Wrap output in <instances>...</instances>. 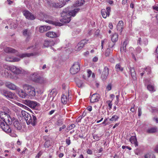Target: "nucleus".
<instances>
[{"label":"nucleus","mask_w":158,"mask_h":158,"mask_svg":"<svg viewBox=\"0 0 158 158\" xmlns=\"http://www.w3.org/2000/svg\"><path fill=\"white\" fill-rule=\"evenodd\" d=\"M111 11V8L110 7H108L106 8V10L102 9L101 10V13L103 17L106 18L107 16L109 17L110 15Z\"/></svg>","instance_id":"ddd939ff"},{"label":"nucleus","mask_w":158,"mask_h":158,"mask_svg":"<svg viewBox=\"0 0 158 158\" xmlns=\"http://www.w3.org/2000/svg\"><path fill=\"white\" fill-rule=\"evenodd\" d=\"M4 68L5 69H7V70L10 69L12 73L16 74H19L21 72V71L19 68L15 66H10L5 65Z\"/></svg>","instance_id":"9d476101"},{"label":"nucleus","mask_w":158,"mask_h":158,"mask_svg":"<svg viewBox=\"0 0 158 158\" xmlns=\"http://www.w3.org/2000/svg\"><path fill=\"white\" fill-rule=\"evenodd\" d=\"M5 120L2 119L0 118V127L2 124H4L3 123L5 122Z\"/></svg>","instance_id":"6e6d98bb"},{"label":"nucleus","mask_w":158,"mask_h":158,"mask_svg":"<svg viewBox=\"0 0 158 158\" xmlns=\"http://www.w3.org/2000/svg\"><path fill=\"white\" fill-rule=\"evenodd\" d=\"M63 119L60 116H59L57 121V125L58 126H60L63 123Z\"/></svg>","instance_id":"e433bc0d"},{"label":"nucleus","mask_w":158,"mask_h":158,"mask_svg":"<svg viewBox=\"0 0 158 158\" xmlns=\"http://www.w3.org/2000/svg\"><path fill=\"white\" fill-rule=\"evenodd\" d=\"M8 23H10V27L11 29H14L15 28L17 27V24L13 22L12 20H9Z\"/></svg>","instance_id":"72a5a7b5"},{"label":"nucleus","mask_w":158,"mask_h":158,"mask_svg":"<svg viewBox=\"0 0 158 158\" xmlns=\"http://www.w3.org/2000/svg\"><path fill=\"white\" fill-rule=\"evenodd\" d=\"M144 69L147 72H148V74L151 71V69L149 67H148L144 69Z\"/></svg>","instance_id":"49530a36"},{"label":"nucleus","mask_w":158,"mask_h":158,"mask_svg":"<svg viewBox=\"0 0 158 158\" xmlns=\"http://www.w3.org/2000/svg\"><path fill=\"white\" fill-rule=\"evenodd\" d=\"M3 95L5 96L7 98H12L13 97V94L10 92L4 91Z\"/></svg>","instance_id":"cd10ccee"},{"label":"nucleus","mask_w":158,"mask_h":158,"mask_svg":"<svg viewBox=\"0 0 158 158\" xmlns=\"http://www.w3.org/2000/svg\"><path fill=\"white\" fill-rule=\"evenodd\" d=\"M23 13L27 19L31 20H34L35 19L34 16L28 10H24Z\"/></svg>","instance_id":"dca6fc26"},{"label":"nucleus","mask_w":158,"mask_h":158,"mask_svg":"<svg viewBox=\"0 0 158 158\" xmlns=\"http://www.w3.org/2000/svg\"><path fill=\"white\" fill-rule=\"evenodd\" d=\"M84 0H77L75 2L74 6L75 7H78L82 6L85 4Z\"/></svg>","instance_id":"c85d7f7f"},{"label":"nucleus","mask_w":158,"mask_h":158,"mask_svg":"<svg viewBox=\"0 0 158 158\" xmlns=\"http://www.w3.org/2000/svg\"><path fill=\"white\" fill-rule=\"evenodd\" d=\"M118 40V35L114 33L111 36V40L113 42L117 41Z\"/></svg>","instance_id":"2f4dec72"},{"label":"nucleus","mask_w":158,"mask_h":158,"mask_svg":"<svg viewBox=\"0 0 158 158\" xmlns=\"http://www.w3.org/2000/svg\"><path fill=\"white\" fill-rule=\"evenodd\" d=\"M145 158H155V157L152 153H148L145 156Z\"/></svg>","instance_id":"ea45409f"},{"label":"nucleus","mask_w":158,"mask_h":158,"mask_svg":"<svg viewBox=\"0 0 158 158\" xmlns=\"http://www.w3.org/2000/svg\"><path fill=\"white\" fill-rule=\"evenodd\" d=\"M119 118L118 116L114 115L110 119V120L111 121H116Z\"/></svg>","instance_id":"58836bf2"},{"label":"nucleus","mask_w":158,"mask_h":158,"mask_svg":"<svg viewBox=\"0 0 158 158\" xmlns=\"http://www.w3.org/2000/svg\"><path fill=\"white\" fill-rule=\"evenodd\" d=\"M107 102L108 103V107L109 108V110H110L112 105V102L110 101H108Z\"/></svg>","instance_id":"c03bdc74"},{"label":"nucleus","mask_w":158,"mask_h":158,"mask_svg":"<svg viewBox=\"0 0 158 158\" xmlns=\"http://www.w3.org/2000/svg\"><path fill=\"white\" fill-rule=\"evenodd\" d=\"M2 111H0V118L2 119L5 120V118L7 117L8 118L9 114L10 113V111L9 109L6 107H3L2 108Z\"/></svg>","instance_id":"0eeeda50"},{"label":"nucleus","mask_w":158,"mask_h":158,"mask_svg":"<svg viewBox=\"0 0 158 158\" xmlns=\"http://www.w3.org/2000/svg\"><path fill=\"white\" fill-rule=\"evenodd\" d=\"M8 121L9 124L13 123L14 127L18 130H20L22 128V126L19 123L18 120L15 118H12L10 116H9V118L8 119Z\"/></svg>","instance_id":"423d86ee"},{"label":"nucleus","mask_w":158,"mask_h":158,"mask_svg":"<svg viewBox=\"0 0 158 158\" xmlns=\"http://www.w3.org/2000/svg\"><path fill=\"white\" fill-rule=\"evenodd\" d=\"M49 41L45 40L44 44V46L45 47L49 46Z\"/></svg>","instance_id":"a18cd8bd"},{"label":"nucleus","mask_w":158,"mask_h":158,"mask_svg":"<svg viewBox=\"0 0 158 158\" xmlns=\"http://www.w3.org/2000/svg\"><path fill=\"white\" fill-rule=\"evenodd\" d=\"M82 118H83L82 116H79L77 119V121L78 122H80L81 119Z\"/></svg>","instance_id":"864d4df0"},{"label":"nucleus","mask_w":158,"mask_h":158,"mask_svg":"<svg viewBox=\"0 0 158 158\" xmlns=\"http://www.w3.org/2000/svg\"><path fill=\"white\" fill-rule=\"evenodd\" d=\"M46 35L50 38H54L59 37L60 34L58 33H56L53 31H48L46 33Z\"/></svg>","instance_id":"6ab92c4d"},{"label":"nucleus","mask_w":158,"mask_h":158,"mask_svg":"<svg viewBox=\"0 0 158 158\" xmlns=\"http://www.w3.org/2000/svg\"><path fill=\"white\" fill-rule=\"evenodd\" d=\"M148 89L150 91H153L154 89V86L151 85H148L147 86Z\"/></svg>","instance_id":"79ce46f5"},{"label":"nucleus","mask_w":158,"mask_h":158,"mask_svg":"<svg viewBox=\"0 0 158 158\" xmlns=\"http://www.w3.org/2000/svg\"><path fill=\"white\" fill-rule=\"evenodd\" d=\"M100 98V95L97 94H93L91 96L90 99V102L94 103L98 101Z\"/></svg>","instance_id":"a211bd4d"},{"label":"nucleus","mask_w":158,"mask_h":158,"mask_svg":"<svg viewBox=\"0 0 158 158\" xmlns=\"http://www.w3.org/2000/svg\"><path fill=\"white\" fill-rule=\"evenodd\" d=\"M112 86L110 84H109L107 85L106 87V89L108 91H109L111 89Z\"/></svg>","instance_id":"8fccbe9b"},{"label":"nucleus","mask_w":158,"mask_h":158,"mask_svg":"<svg viewBox=\"0 0 158 158\" xmlns=\"http://www.w3.org/2000/svg\"><path fill=\"white\" fill-rule=\"evenodd\" d=\"M10 133V135L13 137H16L17 136L16 134L11 133V132Z\"/></svg>","instance_id":"052dcab7"},{"label":"nucleus","mask_w":158,"mask_h":158,"mask_svg":"<svg viewBox=\"0 0 158 158\" xmlns=\"http://www.w3.org/2000/svg\"><path fill=\"white\" fill-rule=\"evenodd\" d=\"M30 77L33 81L40 83H43L46 82V79L41 77L37 73H35L30 76Z\"/></svg>","instance_id":"20e7f679"},{"label":"nucleus","mask_w":158,"mask_h":158,"mask_svg":"<svg viewBox=\"0 0 158 158\" xmlns=\"http://www.w3.org/2000/svg\"><path fill=\"white\" fill-rule=\"evenodd\" d=\"M87 152L88 154H91L92 153V151H91V150L89 149H88L87 150Z\"/></svg>","instance_id":"0e129e2a"},{"label":"nucleus","mask_w":158,"mask_h":158,"mask_svg":"<svg viewBox=\"0 0 158 158\" xmlns=\"http://www.w3.org/2000/svg\"><path fill=\"white\" fill-rule=\"evenodd\" d=\"M127 44V41H125L124 42V47H123V50H126V46Z\"/></svg>","instance_id":"13d9d810"},{"label":"nucleus","mask_w":158,"mask_h":158,"mask_svg":"<svg viewBox=\"0 0 158 158\" xmlns=\"http://www.w3.org/2000/svg\"><path fill=\"white\" fill-rule=\"evenodd\" d=\"M76 83L77 85L79 87H81L83 86V82L80 80H77L76 81Z\"/></svg>","instance_id":"4c0bfd02"},{"label":"nucleus","mask_w":158,"mask_h":158,"mask_svg":"<svg viewBox=\"0 0 158 158\" xmlns=\"http://www.w3.org/2000/svg\"><path fill=\"white\" fill-rule=\"evenodd\" d=\"M5 52L7 53H15L17 56H19V57L23 58L25 57H29L31 56H35L36 53H23L21 54H19L17 50L12 48L6 47L4 49Z\"/></svg>","instance_id":"7ed1b4c3"},{"label":"nucleus","mask_w":158,"mask_h":158,"mask_svg":"<svg viewBox=\"0 0 158 158\" xmlns=\"http://www.w3.org/2000/svg\"><path fill=\"white\" fill-rule=\"evenodd\" d=\"M68 99L67 96L63 94L61 98V101L62 103L64 104H66L67 102Z\"/></svg>","instance_id":"f704fd0d"},{"label":"nucleus","mask_w":158,"mask_h":158,"mask_svg":"<svg viewBox=\"0 0 158 158\" xmlns=\"http://www.w3.org/2000/svg\"><path fill=\"white\" fill-rule=\"evenodd\" d=\"M75 127V124H73L70 125L68 127L67 129L68 130H70Z\"/></svg>","instance_id":"37998d69"},{"label":"nucleus","mask_w":158,"mask_h":158,"mask_svg":"<svg viewBox=\"0 0 158 158\" xmlns=\"http://www.w3.org/2000/svg\"><path fill=\"white\" fill-rule=\"evenodd\" d=\"M138 116L139 117L142 114V113L141 109L140 107H139L138 109Z\"/></svg>","instance_id":"09e8293b"},{"label":"nucleus","mask_w":158,"mask_h":158,"mask_svg":"<svg viewBox=\"0 0 158 158\" xmlns=\"http://www.w3.org/2000/svg\"><path fill=\"white\" fill-rule=\"evenodd\" d=\"M44 18L43 19V20L45 21L47 23H48L50 24L54 25L56 26H60L62 25V23L59 22H53L51 20L52 19V18L51 17H49L48 15H44Z\"/></svg>","instance_id":"1a4fd4ad"},{"label":"nucleus","mask_w":158,"mask_h":158,"mask_svg":"<svg viewBox=\"0 0 158 158\" xmlns=\"http://www.w3.org/2000/svg\"><path fill=\"white\" fill-rule=\"evenodd\" d=\"M6 85L10 89L15 90L17 89L16 86L10 82H7L6 83Z\"/></svg>","instance_id":"412c9836"},{"label":"nucleus","mask_w":158,"mask_h":158,"mask_svg":"<svg viewBox=\"0 0 158 158\" xmlns=\"http://www.w3.org/2000/svg\"><path fill=\"white\" fill-rule=\"evenodd\" d=\"M57 94V92L56 89H52L50 92V93L49 94V95L50 96V97H53L52 99V100H53L54 97H55V96H56Z\"/></svg>","instance_id":"7c9ffc66"},{"label":"nucleus","mask_w":158,"mask_h":158,"mask_svg":"<svg viewBox=\"0 0 158 158\" xmlns=\"http://www.w3.org/2000/svg\"><path fill=\"white\" fill-rule=\"evenodd\" d=\"M61 16L62 18L60 21L63 23H68L71 20L70 16L66 10H63L61 13Z\"/></svg>","instance_id":"39448f33"},{"label":"nucleus","mask_w":158,"mask_h":158,"mask_svg":"<svg viewBox=\"0 0 158 158\" xmlns=\"http://www.w3.org/2000/svg\"><path fill=\"white\" fill-rule=\"evenodd\" d=\"M49 46H52L54 45L55 43L53 41H49Z\"/></svg>","instance_id":"603ef678"},{"label":"nucleus","mask_w":158,"mask_h":158,"mask_svg":"<svg viewBox=\"0 0 158 158\" xmlns=\"http://www.w3.org/2000/svg\"><path fill=\"white\" fill-rule=\"evenodd\" d=\"M80 69L79 63L76 62L74 64L70 69V73L73 74L77 73Z\"/></svg>","instance_id":"9b49d317"},{"label":"nucleus","mask_w":158,"mask_h":158,"mask_svg":"<svg viewBox=\"0 0 158 158\" xmlns=\"http://www.w3.org/2000/svg\"><path fill=\"white\" fill-rule=\"evenodd\" d=\"M156 128H152L149 129L147 131V132L148 133H152L156 132Z\"/></svg>","instance_id":"a19ab883"},{"label":"nucleus","mask_w":158,"mask_h":158,"mask_svg":"<svg viewBox=\"0 0 158 158\" xmlns=\"http://www.w3.org/2000/svg\"><path fill=\"white\" fill-rule=\"evenodd\" d=\"M23 35L24 36L27 37L26 39V41H27V40L28 41L30 39L31 33L30 31L27 29H25L23 31Z\"/></svg>","instance_id":"b1692460"},{"label":"nucleus","mask_w":158,"mask_h":158,"mask_svg":"<svg viewBox=\"0 0 158 158\" xmlns=\"http://www.w3.org/2000/svg\"><path fill=\"white\" fill-rule=\"evenodd\" d=\"M117 30L121 33L123 28V23L122 20L119 21L117 25Z\"/></svg>","instance_id":"a878e982"},{"label":"nucleus","mask_w":158,"mask_h":158,"mask_svg":"<svg viewBox=\"0 0 158 158\" xmlns=\"http://www.w3.org/2000/svg\"><path fill=\"white\" fill-rule=\"evenodd\" d=\"M154 151L157 153H158V145L156 146L154 148Z\"/></svg>","instance_id":"338daca9"},{"label":"nucleus","mask_w":158,"mask_h":158,"mask_svg":"<svg viewBox=\"0 0 158 158\" xmlns=\"http://www.w3.org/2000/svg\"><path fill=\"white\" fill-rule=\"evenodd\" d=\"M112 52V50H111L110 48H107L106 49L105 53V56L106 57L109 56L110 55Z\"/></svg>","instance_id":"c9c22d12"},{"label":"nucleus","mask_w":158,"mask_h":158,"mask_svg":"<svg viewBox=\"0 0 158 158\" xmlns=\"http://www.w3.org/2000/svg\"><path fill=\"white\" fill-rule=\"evenodd\" d=\"M42 155V154L41 153H40L39 152V153L37 155H36L35 157V158H39L41 156V155Z\"/></svg>","instance_id":"69168bd1"},{"label":"nucleus","mask_w":158,"mask_h":158,"mask_svg":"<svg viewBox=\"0 0 158 158\" xmlns=\"http://www.w3.org/2000/svg\"><path fill=\"white\" fill-rule=\"evenodd\" d=\"M5 65L3 66V68L0 67V73L1 74L5 77H8L9 74L10 69H5L4 68Z\"/></svg>","instance_id":"f3484780"},{"label":"nucleus","mask_w":158,"mask_h":158,"mask_svg":"<svg viewBox=\"0 0 158 158\" xmlns=\"http://www.w3.org/2000/svg\"><path fill=\"white\" fill-rule=\"evenodd\" d=\"M64 5V3H55L52 2L50 4V6L55 8H61Z\"/></svg>","instance_id":"c756f323"},{"label":"nucleus","mask_w":158,"mask_h":158,"mask_svg":"<svg viewBox=\"0 0 158 158\" xmlns=\"http://www.w3.org/2000/svg\"><path fill=\"white\" fill-rule=\"evenodd\" d=\"M115 69L117 72H119L120 71L122 72L123 70V68L121 66V65L120 64H117L116 65Z\"/></svg>","instance_id":"473e14b6"},{"label":"nucleus","mask_w":158,"mask_h":158,"mask_svg":"<svg viewBox=\"0 0 158 158\" xmlns=\"http://www.w3.org/2000/svg\"><path fill=\"white\" fill-rule=\"evenodd\" d=\"M152 8L154 10L158 11V6H153Z\"/></svg>","instance_id":"e2e57ef3"},{"label":"nucleus","mask_w":158,"mask_h":158,"mask_svg":"<svg viewBox=\"0 0 158 158\" xmlns=\"http://www.w3.org/2000/svg\"><path fill=\"white\" fill-rule=\"evenodd\" d=\"M136 51L138 53H139L141 51V48L140 47H138L136 48Z\"/></svg>","instance_id":"5fc2aeb1"},{"label":"nucleus","mask_w":158,"mask_h":158,"mask_svg":"<svg viewBox=\"0 0 158 158\" xmlns=\"http://www.w3.org/2000/svg\"><path fill=\"white\" fill-rule=\"evenodd\" d=\"M86 44V42L85 40H83L79 42L75 47V50L77 51H79L84 47V45Z\"/></svg>","instance_id":"4468645a"},{"label":"nucleus","mask_w":158,"mask_h":158,"mask_svg":"<svg viewBox=\"0 0 158 158\" xmlns=\"http://www.w3.org/2000/svg\"><path fill=\"white\" fill-rule=\"evenodd\" d=\"M21 113L28 125L31 124L33 126L36 125L37 122V118L35 115L32 114L31 116L29 114L23 110L21 111Z\"/></svg>","instance_id":"f03ea898"},{"label":"nucleus","mask_w":158,"mask_h":158,"mask_svg":"<svg viewBox=\"0 0 158 158\" xmlns=\"http://www.w3.org/2000/svg\"><path fill=\"white\" fill-rule=\"evenodd\" d=\"M66 144L68 145L70 144L71 143L70 140V137H69L66 140Z\"/></svg>","instance_id":"de8ad7c7"},{"label":"nucleus","mask_w":158,"mask_h":158,"mask_svg":"<svg viewBox=\"0 0 158 158\" xmlns=\"http://www.w3.org/2000/svg\"><path fill=\"white\" fill-rule=\"evenodd\" d=\"M24 90L19 89L18 93L19 96L22 98L33 97L35 95V88L31 85L25 84L23 85Z\"/></svg>","instance_id":"f257e3e1"},{"label":"nucleus","mask_w":158,"mask_h":158,"mask_svg":"<svg viewBox=\"0 0 158 158\" xmlns=\"http://www.w3.org/2000/svg\"><path fill=\"white\" fill-rule=\"evenodd\" d=\"M66 126L65 125H63L62 127H61L59 128V131H61L62 129H64L66 128Z\"/></svg>","instance_id":"4d7b16f0"},{"label":"nucleus","mask_w":158,"mask_h":158,"mask_svg":"<svg viewBox=\"0 0 158 158\" xmlns=\"http://www.w3.org/2000/svg\"><path fill=\"white\" fill-rule=\"evenodd\" d=\"M129 69H130V72L131 73L132 78L134 80H136V76L135 69L134 67H130L129 68Z\"/></svg>","instance_id":"393cba45"},{"label":"nucleus","mask_w":158,"mask_h":158,"mask_svg":"<svg viewBox=\"0 0 158 158\" xmlns=\"http://www.w3.org/2000/svg\"><path fill=\"white\" fill-rule=\"evenodd\" d=\"M108 27L110 29H112L113 28V26L112 23H109Z\"/></svg>","instance_id":"680f3d73"},{"label":"nucleus","mask_w":158,"mask_h":158,"mask_svg":"<svg viewBox=\"0 0 158 158\" xmlns=\"http://www.w3.org/2000/svg\"><path fill=\"white\" fill-rule=\"evenodd\" d=\"M130 141L132 144L134 145L135 147L138 146V143L135 136H131L130 139Z\"/></svg>","instance_id":"bb28decb"},{"label":"nucleus","mask_w":158,"mask_h":158,"mask_svg":"<svg viewBox=\"0 0 158 158\" xmlns=\"http://www.w3.org/2000/svg\"><path fill=\"white\" fill-rule=\"evenodd\" d=\"M109 73V68L106 66L105 67L101 77V78L103 81H105L107 78Z\"/></svg>","instance_id":"f8f14e48"},{"label":"nucleus","mask_w":158,"mask_h":158,"mask_svg":"<svg viewBox=\"0 0 158 158\" xmlns=\"http://www.w3.org/2000/svg\"><path fill=\"white\" fill-rule=\"evenodd\" d=\"M98 58L96 57H94L93 59V61H94V62H96L98 61Z\"/></svg>","instance_id":"774afa93"},{"label":"nucleus","mask_w":158,"mask_h":158,"mask_svg":"<svg viewBox=\"0 0 158 158\" xmlns=\"http://www.w3.org/2000/svg\"><path fill=\"white\" fill-rule=\"evenodd\" d=\"M93 138L96 140H98L99 139V137L97 135H93Z\"/></svg>","instance_id":"3c124183"},{"label":"nucleus","mask_w":158,"mask_h":158,"mask_svg":"<svg viewBox=\"0 0 158 158\" xmlns=\"http://www.w3.org/2000/svg\"><path fill=\"white\" fill-rule=\"evenodd\" d=\"M6 61L9 62H18L20 60V59L17 57H14L10 56H7L5 58Z\"/></svg>","instance_id":"aec40b11"},{"label":"nucleus","mask_w":158,"mask_h":158,"mask_svg":"<svg viewBox=\"0 0 158 158\" xmlns=\"http://www.w3.org/2000/svg\"><path fill=\"white\" fill-rule=\"evenodd\" d=\"M2 124L0 127L2 129L7 133H10L11 132V130L9 126L6 123L5 121Z\"/></svg>","instance_id":"2eb2a0df"},{"label":"nucleus","mask_w":158,"mask_h":158,"mask_svg":"<svg viewBox=\"0 0 158 158\" xmlns=\"http://www.w3.org/2000/svg\"><path fill=\"white\" fill-rule=\"evenodd\" d=\"M50 27L47 26H40L39 29V31L41 33H43L50 30Z\"/></svg>","instance_id":"5701e85b"},{"label":"nucleus","mask_w":158,"mask_h":158,"mask_svg":"<svg viewBox=\"0 0 158 158\" xmlns=\"http://www.w3.org/2000/svg\"><path fill=\"white\" fill-rule=\"evenodd\" d=\"M87 73H88V77H90L91 74H92V71L90 70H87Z\"/></svg>","instance_id":"bf43d9fd"},{"label":"nucleus","mask_w":158,"mask_h":158,"mask_svg":"<svg viewBox=\"0 0 158 158\" xmlns=\"http://www.w3.org/2000/svg\"><path fill=\"white\" fill-rule=\"evenodd\" d=\"M80 9L79 8L75 9L73 10H70L69 12H68V14L71 16L74 17L75 16L77 13H78Z\"/></svg>","instance_id":"4be33fe9"},{"label":"nucleus","mask_w":158,"mask_h":158,"mask_svg":"<svg viewBox=\"0 0 158 158\" xmlns=\"http://www.w3.org/2000/svg\"><path fill=\"white\" fill-rule=\"evenodd\" d=\"M24 103L31 108L35 109H38L40 106L39 103L33 101L25 100Z\"/></svg>","instance_id":"6e6552de"}]
</instances>
